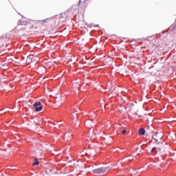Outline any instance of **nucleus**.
Wrapping results in <instances>:
<instances>
[{
	"label": "nucleus",
	"instance_id": "nucleus-1",
	"mask_svg": "<svg viewBox=\"0 0 176 176\" xmlns=\"http://www.w3.org/2000/svg\"><path fill=\"white\" fill-rule=\"evenodd\" d=\"M109 170V167H101L97 169H94L93 173L94 174H102V173H105Z\"/></svg>",
	"mask_w": 176,
	"mask_h": 176
},
{
	"label": "nucleus",
	"instance_id": "nucleus-2",
	"mask_svg": "<svg viewBox=\"0 0 176 176\" xmlns=\"http://www.w3.org/2000/svg\"><path fill=\"white\" fill-rule=\"evenodd\" d=\"M33 107L35 108L36 112H40V111H42V109H43V107H42V103L41 102H34Z\"/></svg>",
	"mask_w": 176,
	"mask_h": 176
},
{
	"label": "nucleus",
	"instance_id": "nucleus-3",
	"mask_svg": "<svg viewBox=\"0 0 176 176\" xmlns=\"http://www.w3.org/2000/svg\"><path fill=\"white\" fill-rule=\"evenodd\" d=\"M160 148L154 147L151 150V153H153V155H156L157 153H160Z\"/></svg>",
	"mask_w": 176,
	"mask_h": 176
},
{
	"label": "nucleus",
	"instance_id": "nucleus-4",
	"mask_svg": "<svg viewBox=\"0 0 176 176\" xmlns=\"http://www.w3.org/2000/svg\"><path fill=\"white\" fill-rule=\"evenodd\" d=\"M71 118L73 120V123H74V124H78V122H76V120H78L79 116H78V114L76 113H74L73 115H72Z\"/></svg>",
	"mask_w": 176,
	"mask_h": 176
},
{
	"label": "nucleus",
	"instance_id": "nucleus-5",
	"mask_svg": "<svg viewBox=\"0 0 176 176\" xmlns=\"http://www.w3.org/2000/svg\"><path fill=\"white\" fill-rule=\"evenodd\" d=\"M140 135H145V129L141 128L139 129Z\"/></svg>",
	"mask_w": 176,
	"mask_h": 176
},
{
	"label": "nucleus",
	"instance_id": "nucleus-6",
	"mask_svg": "<svg viewBox=\"0 0 176 176\" xmlns=\"http://www.w3.org/2000/svg\"><path fill=\"white\" fill-rule=\"evenodd\" d=\"M56 102L58 107H61V105H63V100H61V99L59 100H56Z\"/></svg>",
	"mask_w": 176,
	"mask_h": 176
},
{
	"label": "nucleus",
	"instance_id": "nucleus-7",
	"mask_svg": "<svg viewBox=\"0 0 176 176\" xmlns=\"http://www.w3.org/2000/svg\"><path fill=\"white\" fill-rule=\"evenodd\" d=\"M39 165V161L38 160V158L34 159V163H33V166H38Z\"/></svg>",
	"mask_w": 176,
	"mask_h": 176
},
{
	"label": "nucleus",
	"instance_id": "nucleus-8",
	"mask_svg": "<svg viewBox=\"0 0 176 176\" xmlns=\"http://www.w3.org/2000/svg\"><path fill=\"white\" fill-rule=\"evenodd\" d=\"M47 20H49V19L41 20L40 21H41V23H47Z\"/></svg>",
	"mask_w": 176,
	"mask_h": 176
},
{
	"label": "nucleus",
	"instance_id": "nucleus-9",
	"mask_svg": "<svg viewBox=\"0 0 176 176\" xmlns=\"http://www.w3.org/2000/svg\"><path fill=\"white\" fill-rule=\"evenodd\" d=\"M173 30H174V26H170L168 29V31H173Z\"/></svg>",
	"mask_w": 176,
	"mask_h": 176
},
{
	"label": "nucleus",
	"instance_id": "nucleus-10",
	"mask_svg": "<svg viewBox=\"0 0 176 176\" xmlns=\"http://www.w3.org/2000/svg\"><path fill=\"white\" fill-rule=\"evenodd\" d=\"M156 135H157V132H156V133L153 135V138H155V137Z\"/></svg>",
	"mask_w": 176,
	"mask_h": 176
},
{
	"label": "nucleus",
	"instance_id": "nucleus-11",
	"mask_svg": "<svg viewBox=\"0 0 176 176\" xmlns=\"http://www.w3.org/2000/svg\"><path fill=\"white\" fill-rule=\"evenodd\" d=\"M122 134H124V135L126 134V130L122 131Z\"/></svg>",
	"mask_w": 176,
	"mask_h": 176
},
{
	"label": "nucleus",
	"instance_id": "nucleus-12",
	"mask_svg": "<svg viewBox=\"0 0 176 176\" xmlns=\"http://www.w3.org/2000/svg\"><path fill=\"white\" fill-rule=\"evenodd\" d=\"M80 2H82V1H79L78 3V6H79L80 5Z\"/></svg>",
	"mask_w": 176,
	"mask_h": 176
},
{
	"label": "nucleus",
	"instance_id": "nucleus-13",
	"mask_svg": "<svg viewBox=\"0 0 176 176\" xmlns=\"http://www.w3.org/2000/svg\"><path fill=\"white\" fill-rule=\"evenodd\" d=\"M91 116H94V114H91Z\"/></svg>",
	"mask_w": 176,
	"mask_h": 176
},
{
	"label": "nucleus",
	"instance_id": "nucleus-14",
	"mask_svg": "<svg viewBox=\"0 0 176 176\" xmlns=\"http://www.w3.org/2000/svg\"><path fill=\"white\" fill-rule=\"evenodd\" d=\"M16 29H17V27H16V28H15V30H16Z\"/></svg>",
	"mask_w": 176,
	"mask_h": 176
},
{
	"label": "nucleus",
	"instance_id": "nucleus-15",
	"mask_svg": "<svg viewBox=\"0 0 176 176\" xmlns=\"http://www.w3.org/2000/svg\"><path fill=\"white\" fill-rule=\"evenodd\" d=\"M16 29H17V27H16V28H15V30H16Z\"/></svg>",
	"mask_w": 176,
	"mask_h": 176
}]
</instances>
